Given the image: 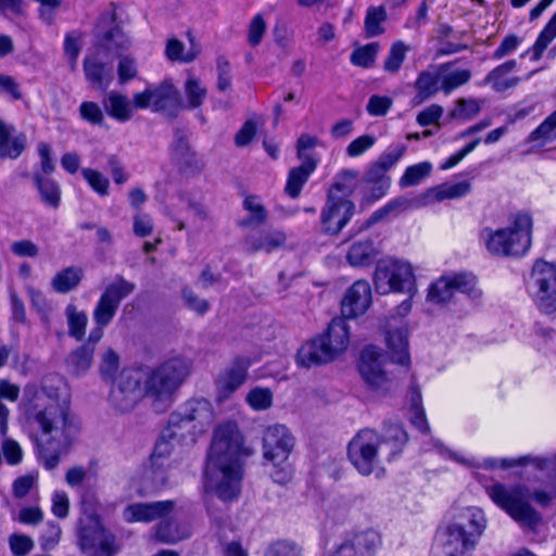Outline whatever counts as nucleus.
Returning <instances> with one entry per match:
<instances>
[{"label":"nucleus","instance_id":"nucleus-1","mask_svg":"<svg viewBox=\"0 0 556 556\" xmlns=\"http://www.w3.org/2000/svg\"><path fill=\"white\" fill-rule=\"evenodd\" d=\"M41 406L37 413L40 435L37 446L40 448L47 470H53L60 458L71 448L77 427L70 417V393L62 376L49 374L41 379Z\"/></svg>","mask_w":556,"mask_h":556},{"label":"nucleus","instance_id":"nucleus-2","mask_svg":"<svg viewBox=\"0 0 556 556\" xmlns=\"http://www.w3.org/2000/svg\"><path fill=\"white\" fill-rule=\"evenodd\" d=\"M253 454V447L244 444L243 435L236 422L225 421L218 425L214 430L206 459L205 491L224 502L237 500L243 478L242 458Z\"/></svg>","mask_w":556,"mask_h":556},{"label":"nucleus","instance_id":"nucleus-3","mask_svg":"<svg viewBox=\"0 0 556 556\" xmlns=\"http://www.w3.org/2000/svg\"><path fill=\"white\" fill-rule=\"evenodd\" d=\"M408 441L407 432L400 425H390L382 433L365 428L350 441L348 456L362 476L382 478L386 464L392 462Z\"/></svg>","mask_w":556,"mask_h":556},{"label":"nucleus","instance_id":"nucleus-4","mask_svg":"<svg viewBox=\"0 0 556 556\" xmlns=\"http://www.w3.org/2000/svg\"><path fill=\"white\" fill-rule=\"evenodd\" d=\"M192 371V362L182 356H173L153 368L143 378L146 397L156 413L167 410L178 390Z\"/></svg>","mask_w":556,"mask_h":556},{"label":"nucleus","instance_id":"nucleus-5","mask_svg":"<svg viewBox=\"0 0 556 556\" xmlns=\"http://www.w3.org/2000/svg\"><path fill=\"white\" fill-rule=\"evenodd\" d=\"M486 527L483 511L470 507L437 531L435 541L443 556H466Z\"/></svg>","mask_w":556,"mask_h":556},{"label":"nucleus","instance_id":"nucleus-6","mask_svg":"<svg viewBox=\"0 0 556 556\" xmlns=\"http://www.w3.org/2000/svg\"><path fill=\"white\" fill-rule=\"evenodd\" d=\"M532 219L528 214H518L510 226L492 230L483 229L481 236L486 250L500 256H521L531 245Z\"/></svg>","mask_w":556,"mask_h":556},{"label":"nucleus","instance_id":"nucleus-7","mask_svg":"<svg viewBox=\"0 0 556 556\" xmlns=\"http://www.w3.org/2000/svg\"><path fill=\"white\" fill-rule=\"evenodd\" d=\"M136 289V285L117 275L101 293L94 309L92 318L96 327L91 330L86 344L94 345L103 337V329L113 320L121 305V302L130 295Z\"/></svg>","mask_w":556,"mask_h":556},{"label":"nucleus","instance_id":"nucleus-8","mask_svg":"<svg viewBox=\"0 0 556 556\" xmlns=\"http://www.w3.org/2000/svg\"><path fill=\"white\" fill-rule=\"evenodd\" d=\"M491 500L504 509L522 527L535 528L541 522L540 514L528 502V489L525 485L505 486L494 483L486 488Z\"/></svg>","mask_w":556,"mask_h":556},{"label":"nucleus","instance_id":"nucleus-9","mask_svg":"<svg viewBox=\"0 0 556 556\" xmlns=\"http://www.w3.org/2000/svg\"><path fill=\"white\" fill-rule=\"evenodd\" d=\"M374 285L380 294L404 292L414 296L417 292L413 267L395 258L380 260L374 274Z\"/></svg>","mask_w":556,"mask_h":556},{"label":"nucleus","instance_id":"nucleus-10","mask_svg":"<svg viewBox=\"0 0 556 556\" xmlns=\"http://www.w3.org/2000/svg\"><path fill=\"white\" fill-rule=\"evenodd\" d=\"M214 420V409L204 399L188 401L184 406L170 415L168 421L169 437H184L181 430L192 434L202 433Z\"/></svg>","mask_w":556,"mask_h":556},{"label":"nucleus","instance_id":"nucleus-11","mask_svg":"<svg viewBox=\"0 0 556 556\" xmlns=\"http://www.w3.org/2000/svg\"><path fill=\"white\" fill-rule=\"evenodd\" d=\"M135 105L140 110L151 109L153 112H162L175 117L182 109V101L173 81L165 79L153 88L135 93Z\"/></svg>","mask_w":556,"mask_h":556},{"label":"nucleus","instance_id":"nucleus-12","mask_svg":"<svg viewBox=\"0 0 556 556\" xmlns=\"http://www.w3.org/2000/svg\"><path fill=\"white\" fill-rule=\"evenodd\" d=\"M144 396L142 372L126 369L116 379L110 393V402L117 410L127 413L132 410Z\"/></svg>","mask_w":556,"mask_h":556},{"label":"nucleus","instance_id":"nucleus-13","mask_svg":"<svg viewBox=\"0 0 556 556\" xmlns=\"http://www.w3.org/2000/svg\"><path fill=\"white\" fill-rule=\"evenodd\" d=\"M358 371L370 392L380 396L390 392L392 382L383 368L382 355L377 348L367 346L362 351Z\"/></svg>","mask_w":556,"mask_h":556},{"label":"nucleus","instance_id":"nucleus-14","mask_svg":"<svg viewBox=\"0 0 556 556\" xmlns=\"http://www.w3.org/2000/svg\"><path fill=\"white\" fill-rule=\"evenodd\" d=\"M456 293L477 296L476 277L469 274L444 275L432 282L428 288L427 300L435 304H444L452 301Z\"/></svg>","mask_w":556,"mask_h":556},{"label":"nucleus","instance_id":"nucleus-15","mask_svg":"<svg viewBox=\"0 0 556 556\" xmlns=\"http://www.w3.org/2000/svg\"><path fill=\"white\" fill-rule=\"evenodd\" d=\"M294 445L295 439L285 425L268 426L263 433V458L271 465H282L288 460Z\"/></svg>","mask_w":556,"mask_h":556},{"label":"nucleus","instance_id":"nucleus-16","mask_svg":"<svg viewBox=\"0 0 556 556\" xmlns=\"http://www.w3.org/2000/svg\"><path fill=\"white\" fill-rule=\"evenodd\" d=\"M78 545L88 556H115L119 549L115 536L108 532L97 519L80 528Z\"/></svg>","mask_w":556,"mask_h":556},{"label":"nucleus","instance_id":"nucleus-17","mask_svg":"<svg viewBox=\"0 0 556 556\" xmlns=\"http://www.w3.org/2000/svg\"><path fill=\"white\" fill-rule=\"evenodd\" d=\"M532 275L538 287L535 293L538 307L546 314L556 312V264L536 261Z\"/></svg>","mask_w":556,"mask_h":556},{"label":"nucleus","instance_id":"nucleus-18","mask_svg":"<svg viewBox=\"0 0 556 556\" xmlns=\"http://www.w3.org/2000/svg\"><path fill=\"white\" fill-rule=\"evenodd\" d=\"M355 212V204L351 200L327 197L325 206L320 212V231L327 236H337L349 224Z\"/></svg>","mask_w":556,"mask_h":556},{"label":"nucleus","instance_id":"nucleus-19","mask_svg":"<svg viewBox=\"0 0 556 556\" xmlns=\"http://www.w3.org/2000/svg\"><path fill=\"white\" fill-rule=\"evenodd\" d=\"M286 233L277 228H268L260 231L253 229L243 239V248L250 253H273L286 245Z\"/></svg>","mask_w":556,"mask_h":556},{"label":"nucleus","instance_id":"nucleus-20","mask_svg":"<svg viewBox=\"0 0 556 556\" xmlns=\"http://www.w3.org/2000/svg\"><path fill=\"white\" fill-rule=\"evenodd\" d=\"M174 507V501L135 503L124 509L123 517L127 522H151L166 517Z\"/></svg>","mask_w":556,"mask_h":556},{"label":"nucleus","instance_id":"nucleus-21","mask_svg":"<svg viewBox=\"0 0 556 556\" xmlns=\"http://www.w3.org/2000/svg\"><path fill=\"white\" fill-rule=\"evenodd\" d=\"M386 336L388 351L392 361L408 366V334L405 325L396 326V319L389 317L386 324Z\"/></svg>","mask_w":556,"mask_h":556},{"label":"nucleus","instance_id":"nucleus-22","mask_svg":"<svg viewBox=\"0 0 556 556\" xmlns=\"http://www.w3.org/2000/svg\"><path fill=\"white\" fill-rule=\"evenodd\" d=\"M370 304V285L366 280H357L349 288L342 300V314L345 318H355L363 315Z\"/></svg>","mask_w":556,"mask_h":556},{"label":"nucleus","instance_id":"nucleus-23","mask_svg":"<svg viewBox=\"0 0 556 556\" xmlns=\"http://www.w3.org/2000/svg\"><path fill=\"white\" fill-rule=\"evenodd\" d=\"M380 544V536L368 529L348 538L336 551L339 556H374Z\"/></svg>","mask_w":556,"mask_h":556},{"label":"nucleus","instance_id":"nucleus-24","mask_svg":"<svg viewBox=\"0 0 556 556\" xmlns=\"http://www.w3.org/2000/svg\"><path fill=\"white\" fill-rule=\"evenodd\" d=\"M86 79L101 90H105L113 80L112 66L103 60L101 49H94L84 60Z\"/></svg>","mask_w":556,"mask_h":556},{"label":"nucleus","instance_id":"nucleus-25","mask_svg":"<svg viewBox=\"0 0 556 556\" xmlns=\"http://www.w3.org/2000/svg\"><path fill=\"white\" fill-rule=\"evenodd\" d=\"M27 138L0 118V159L16 160L26 150Z\"/></svg>","mask_w":556,"mask_h":556},{"label":"nucleus","instance_id":"nucleus-26","mask_svg":"<svg viewBox=\"0 0 556 556\" xmlns=\"http://www.w3.org/2000/svg\"><path fill=\"white\" fill-rule=\"evenodd\" d=\"M251 361L248 357H237L218 380L219 392L227 397L238 390L247 380Z\"/></svg>","mask_w":556,"mask_h":556},{"label":"nucleus","instance_id":"nucleus-27","mask_svg":"<svg viewBox=\"0 0 556 556\" xmlns=\"http://www.w3.org/2000/svg\"><path fill=\"white\" fill-rule=\"evenodd\" d=\"M333 361L326 343L317 337L304 343L298 351L296 363L300 367L311 368Z\"/></svg>","mask_w":556,"mask_h":556},{"label":"nucleus","instance_id":"nucleus-28","mask_svg":"<svg viewBox=\"0 0 556 556\" xmlns=\"http://www.w3.org/2000/svg\"><path fill=\"white\" fill-rule=\"evenodd\" d=\"M334 359L343 353L350 343L349 326L344 318H334L329 324L326 334L319 336Z\"/></svg>","mask_w":556,"mask_h":556},{"label":"nucleus","instance_id":"nucleus-29","mask_svg":"<svg viewBox=\"0 0 556 556\" xmlns=\"http://www.w3.org/2000/svg\"><path fill=\"white\" fill-rule=\"evenodd\" d=\"M167 434H163L156 442L153 453L151 454V478L154 481L156 488L165 485L167 477L164 471L165 460L172 453V444L166 439L170 438V432L167 430Z\"/></svg>","mask_w":556,"mask_h":556},{"label":"nucleus","instance_id":"nucleus-30","mask_svg":"<svg viewBox=\"0 0 556 556\" xmlns=\"http://www.w3.org/2000/svg\"><path fill=\"white\" fill-rule=\"evenodd\" d=\"M380 254L374 241L366 238L354 241L348 249L345 260L352 267H368Z\"/></svg>","mask_w":556,"mask_h":556},{"label":"nucleus","instance_id":"nucleus-31","mask_svg":"<svg viewBox=\"0 0 556 556\" xmlns=\"http://www.w3.org/2000/svg\"><path fill=\"white\" fill-rule=\"evenodd\" d=\"M403 152L404 148L399 147L381 154L380 157L367 168L364 181L366 184L379 182L382 180L391 181L387 173L402 157Z\"/></svg>","mask_w":556,"mask_h":556},{"label":"nucleus","instance_id":"nucleus-32","mask_svg":"<svg viewBox=\"0 0 556 556\" xmlns=\"http://www.w3.org/2000/svg\"><path fill=\"white\" fill-rule=\"evenodd\" d=\"M103 106L106 113L118 122L129 121L138 110L135 105V96L130 101L125 94L117 91H111L103 99Z\"/></svg>","mask_w":556,"mask_h":556},{"label":"nucleus","instance_id":"nucleus-33","mask_svg":"<svg viewBox=\"0 0 556 556\" xmlns=\"http://www.w3.org/2000/svg\"><path fill=\"white\" fill-rule=\"evenodd\" d=\"M517 62L509 60L492 70L484 78V83L491 85L497 92H504L510 88H515L519 83V77H508L515 70Z\"/></svg>","mask_w":556,"mask_h":556},{"label":"nucleus","instance_id":"nucleus-34","mask_svg":"<svg viewBox=\"0 0 556 556\" xmlns=\"http://www.w3.org/2000/svg\"><path fill=\"white\" fill-rule=\"evenodd\" d=\"M316 161L312 156H305L300 166L293 167L289 172L286 192L293 199L298 198L309 175L316 168Z\"/></svg>","mask_w":556,"mask_h":556},{"label":"nucleus","instance_id":"nucleus-35","mask_svg":"<svg viewBox=\"0 0 556 556\" xmlns=\"http://www.w3.org/2000/svg\"><path fill=\"white\" fill-rule=\"evenodd\" d=\"M94 349L90 344H83L73 350L65 359L67 371L76 377L85 375L93 362Z\"/></svg>","mask_w":556,"mask_h":556},{"label":"nucleus","instance_id":"nucleus-36","mask_svg":"<svg viewBox=\"0 0 556 556\" xmlns=\"http://www.w3.org/2000/svg\"><path fill=\"white\" fill-rule=\"evenodd\" d=\"M243 207L248 211V216L238 220V226L245 229H254L265 224L268 213L256 195H248L243 201Z\"/></svg>","mask_w":556,"mask_h":556},{"label":"nucleus","instance_id":"nucleus-37","mask_svg":"<svg viewBox=\"0 0 556 556\" xmlns=\"http://www.w3.org/2000/svg\"><path fill=\"white\" fill-rule=\"evenodd\" d=\"M84 269L78 266H70L58 271L51 279V287L58 293H68L76 289L84 278Z\"/></svg>","mask_w":556,"mask_h":556},{"label":"nucleus","instance_id":"nucleus-38","mask_svg":"<svg viewBox=\"0 0 556 556\" xmlns=\"http://www.w3.org/2000/svg\"><path fill=\"white\" fill-rule=\"evenodd\" d=\"M417 93L413 99L415 105H420L433 97L441 89V76L439 73L422 72L415 81Z\"/></svg>","mask_w":556,"mask_h":556},{"label":"nucleus","instance_id":"nucleus-39","mask_svg":"<svg viewBox=\"0 0 556 556\" xmlns=\"http://www.w3.org/2000/svg\"><path fill=\"white\" fill-rule=\"evenodd\" d=\"M358 172L354 169H343L336 177L328 190L327 197H334L342 200H350L356 189Z\"/></svg>","mask_w":556,"mask_h":556},{"label":"nucleus","instance_id":"nucleus-40","mask_svg":"<svg viewBox=\"0 0 556 556\" xmlns=\"http://www.w3.org/2000/svg\"><path fill=\"white\" fill-rule=\"evenodd\" d=\"M188 36L190 39V49L186 53H184L185 45L180 40L176 38H170L167 40L165 54L168 60L174 62L190 63L198 58L201 52V48L194 41L191 33H188Z\"/></svg>","mask_w":556,"mask_h":556},{"label":"nucleus","instance_id":"nucleus-41","mask_svg":"<svg viewBox=\"0 0 556 556\" xmlns=\"http://www.w3.org/2000/svg\"><path fill=\"white\" fill-rule=\"evenodd\" d=\"M190 531L187 527L178 525L174 520H162L154 531L156 541L165 544H173L189 538Z\"/></svg>","mask_w":556,"mask_h":556},{"label":"nucleus","instance_id":"nucleus-42","mask_svg":"<svg viewBox=\"0 0 556 556\" xmlns=\"http://www.w3.org/2000/svg\"><path fill=\"white\" fill-rule=\"evenodd\" d=\"M184 91L187 103L182 109L194 110L200 108L206 99L207 89L202 84L201 79L194 75H189L184 85Z\"/></svg>","mask_w":556,"mask_h":556},{"label":"nucleus","instance_id":"nucleus-43","mask_svg":"<svg viewBox=\"0 0 556 556\" xmlns=\"http://www.w3.org/2000/svg\"><path fill=\"white\" fill-rule=\"evenodd\" d=\"M65 316L67 319L70 337L81 341L86 334L88 316L86 312L79 311L73 303L65 307Z\"/></svg>","mask_w":556,"mask_h":556},{"label":"nucleus","instance_id":"nucleus-44","mask_svg":"<svg viewBox=\"0 0 556 556\" xmlns=\"http://www.w3.org/2000/svg\"><path fill=\"white\" fill-rule=\"evenodd\" d=\"M470 189V182L464 180L451 185H441L438 188L429 189L426 193H430V199L441 202L446 199L462 198L469 193Z\"/></svg>","mask_w":556,"mask_h":556},{"label":"nucleus","instance_id":"nucleus-45","mask_svg":"<svg viewBox=\"0 0 556 556\" xmlns=\"http://www.w3.org/2000/svg\"><path fill=\"white\" fill-rule=\"evenodd\" d=\"M129 46V40L119 27H113L106 31L97 49H101L102 54L106 52L118 53Z\"/></svg>","mask_w":556,"mask_h":556},{"label":"nucleus","instance_id":"nucleus-46","mask_svg":"<svg viewBox=\"0 0 556 556\" xmlns=\"http://www.w3.org/2000/svg\"><path fill=\"white\" fill-rule=\"evenodd\" d=\"M380 46L378 42H370L365 46L357 47L350 55L353 65L369 68L374 66Z\"/></svg>","mask_w":556,"mask_h":556},{"label":"nucleus","instance_id":"nucleus-47","mask_svg":"<svg viewBox=\"0 0 556 556\" xmlns=\"http://www.w3.org/2000/svg\"><path fill=\"white\" fill-rule=\"evenodd\" d=\"M173 157L176 162L185 165H192L195 161L186 134L181 130L175 132L173 142Z\"/></svg>","mask_w":556,"mask_h":556},{"label":"nucleus","instance_id":"nucleus-48","mask_svg":"<svg viewBox=\"0 0 556 556\" xmlns=\"http://www.w3.org/2000/svg\"><path fill=\"white\" fill-rule=\"evenodd\" d=\"M37 189L41 200L52 208H58L61 201V189L56 181L50 178H37Z\"/></svg>","mask_w":556,"mask_h":556},{"label":"nucleus","instance_id":"nucleus-49","mask_svg":"<svg viewBox=\"0 0 556 556\" xmlns=\"http://www.w3.org/2000/svg\"><path fill=\"white\" fill-rule=\"evenodd\" d=\"M387 18V12L383 7H370L367 10L365 17V34L366 37H375L381 35L384 29L381 24Z\"/></svg>","mask_w":556,"mask_h":556},{"label":"nucleus","instance_id":"nucleus-50","mask_svg":"<svg viewBox=\"0 0 556 556\" xmlns=\"http://www.w3.org/2000/svg\"><path fill=\"white\" fill-rule=\"evenodd\" d=\"M430 203V193H421L414 198L402 197L390 201L387 206L390 213H400L413 208H420Z\"/></svg>","mask_w":556,"mask_h":556},{"label":"nucleus","instance_id":"nucleus-51","mask_svg":"<svg viewBox=\"0 0 556 556\" xmlns=\"http://www.w3.org/2000/svg\"><path fill=\"white\" fill-rule=\"evenodd\" d=\"M556 37V13L549 20L544 29L540 33L538 39L532 47V60L538 61L541 59L544 50Z\"/></svg>","mask_w":556,"mask_h":556},{"label":"nucleus","instance_id":"nucleus-52","mask_svg":"<svg viewBox=\"0 0 556 556\" xmlns=\"http://www.w3.org/2000/svg\"><path fill=\"white\" fill-rule=\"evenodd\" d=\"M481 111V101L477 99H458L450 116L455 119H471Z\"/></svg>","mask_w":556,"mask_h":556},{"label":"nucleus","instance_id":"nucleus-53","mask_svg":"<svg viewBox=\"0 0 556 556\" xmlns=\"http://www.w3.org/2000/svg\"><path fill=\"white\" fill-rule=\"evenodd\" d=\"M245 401L254 410H266L273 405V392L268 388L255 387L248 392Z\"/></svg>","mask_w":556,"mask_h":556},{"label":"nucleus","instance_id":"nucleus-54","mask_svg":"<svg viewBox=\"0 0 556 556\" xmlns=\"http://www.w3.org/2000/svg\"><path fill=\"white\" fill-rule=\"evenodd\" d=\"M431 170V164L428 162H422L406 168L404 175L400 179V186L402 188L416 186L422 179H425Z\"/></svg>","mask_w":556,"mask_h":556},{"label":"nucleus","instance_id":"nucleus-55","mask_svg":"<svg viewBox=\"0 0 556 556\" xmlns=\"http://www.w3.org/2000/svg\"><path fill=\"white\" fill-rule=\"evenodd\" d=\"M407 50L408 48L402 41L394 42L383 63L384 71L388 73H396L406 58Z\"/></svg>","mask_w":556,"mask_h":556},{"label":"nucleus","instance_id":"nucleus-56","mask_svg":"<svg viewBox=\"0 0 556 556\" xmlns=\"http://www.w3.org/2000/svg\"><path fill=\"white\" fill-rule=\"evenodd\" d=\"M471 72L469 70H457L444 75L441 78V89L445 94H448L457 87H460L469 81Z\"/></svg>","mask_w":556,"mask_h":556},{"label":"nucleus","instance_id":"nucleus-57","mask_svg":"<svg viewBox=\"0 0 556 556\" xmlns=\"http://www.w3.org/2000/svg\"><path fill=\"white\" fill-rule=\"evenodd\" d=\"M81 175L98 194L101 197L109 194L110 180L102 173L92 168H83Z\"/></svg>","mask_w":556,"mask_h":556},{"label":"nucleus","instance_id":"nucleus-58","mask_svg":"<svg viewBox=\"0 0 556 556\" xmlns=\"http://www.w3.org/2000/svg\"><path fill=\"white\" fill-rule=\"evenodd\" d=\"M119 368V356L117 353L108 349L101 356L99 370L103 379L112 380Z\"/></svg>","mask_w":556,"mask_h":556},{"label":"nucleus","instance_id":"nucleus-59","mask_svg":"<svg viewBox=\"0 0 556 556\" xmlns=\"http://www.w3.org/2000/svg\"><path fill=\"white\" fill-rule=\"evenodd\" d=\"M556 111L553 112L530 136L529 141L545 142L556 137Z\"/></svg>","mask_w":556,"mask_h":556},{"label":"nucleus","instance_id":"nucleus-60","mask_svg":"<svg viewBox=\"0 0 556 556\" xmlns=\"http://www.w3.org/2000/svg\"><path fill=\"white\" fill-rule=\"evenodd\" d=\"M181 299L186 307L189 308L190 311H193L198 315H204L211 308L208 301L200 298L190 288H184L181 290Z\"/></svg>","mask_w":556,"mask_h":556},{"label":"nucleus","instance_id":"nucleus-61","mask_svg":"<svg viewBox=\"0 0 556 556\" xmlns=\"http://www.w3.org/2000/svg\"><path fill=\"white\" fill-rule=\"evenodd\" d=\"M80 117L92 124L101 126L104 123V114L100 105L92 101H85L79 106Z\"/></svg>","mask_w":556,"mask_h":556},{"label":"nucleus","instance_id":"nucleus-62","mask_svg":"<svg viewBox=\"0 0 556 556\" xmlns=\"http://www.w3.org/2000/svg\"><path fill=\"white\" fill-rule=\"evenodd\" d=\"M118 80L121 85L135 79L138 75V64L136 59L129 55H123L117 65Z\"/></svg>","mask_w":556,"mask_h":556},{"label":"nucleus","instance_id":"nucleus-63","mask_svg":"<svg viewBox=\"0 0 556 556\" xmlns=\"http://www.w3.org/2000/svg\"><path fill=\"white\" fill-rule=\"evenodd\" d=\"M266 23L262 14H256L249 25L248 42L252 47H256L261 43L263 36L266 31Z\"/></svg>","mask_w":556,"mask_h":556},{"label":"nucleus","instance_id":"nucleus-64","mask_svg":"<svg viewBox=\"0 0 556 556\" xmlns=\"http://www.w3.org/2000/svg\"><path fill=\"white\" fill-rule=\"evenodd\" d=\"M61 538V528L55 522H47L41 529L40 542L43 549L54 547Z\"/></svg>","mask_w":556,"mask_h":556}]
</instances>
